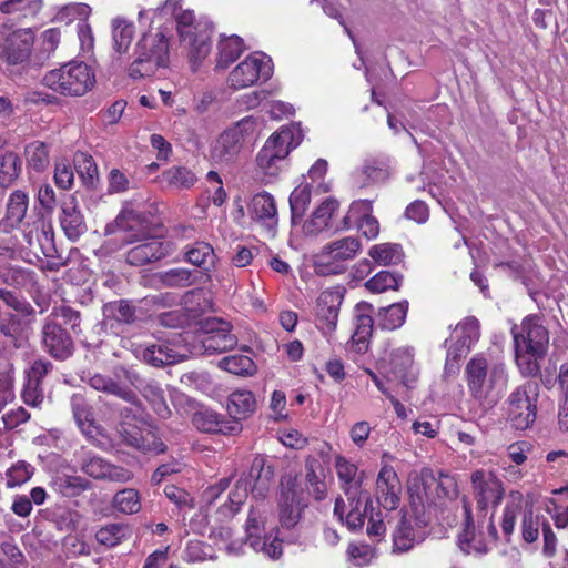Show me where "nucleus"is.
Masks as SVG:
<instances>
[{"instance_id": "obj_1", "label": "nucleus", "mask_w": 568, "mask_h": 568, "mask_svg": "<svg viewBox=\"0 0 568 568\" xmlns=\"http://www.w3.org/2000/svg\"><path fill=\"white\" fill-rule=\"evenodd\" d=\"M275 467L264 455H256L247 471H243L229 495L230 514L234 515L251 493L254 499H265L274 484Z\"/></svg>"}, {"instance_id": "obj_2", "label": "nucleus", "mask_w": 568, "mask_h": 568, "mask_svg": "<svg viewBox=\"0 0 568 568\" xmlns=\"http://www.w3.org/2000/svg\"><path fill=\"white\" fill-rule=\"evenodd\" d=\"M42 81L45 87L62 95L81 97L94 87L95 73L87 63L71 61L47 72Z\"/></svg>"}, {"instance_id": "obj_3", "label": "nucleus", "mask_w": 568, "mask_h": 568, "mask_svg": "<svg viewBox=\"0 0 568 568\" xmlns=\"http://www.w3.org/2000/svg\"><path fill=\"white\" fill-rule=\"evenodd\" d=\"M135 59L129 67L133 79L151 77L159 68H165L169 60V42L161 32L144 34L136 44Z\"/></svg>"}, {"instance_id": "obj_4", "label": "nucleus", "mask_w": 568, "mask_h": 568, "mask_svg": "<svg viewBox=\"0 0 568 568\" xmlns=\"http://www.w3.org/2000/svg\"><path fill=\"white\" fill-rule=\"evenodd\" d=\"M362 250L356 236H345L325 244L315 255L314 271L320 276L342 274L347 262L354 260Z\"/></svg>"}, {"instance_id": "obj_5", "label": "nucleus", "mask_w": 568, "mask_h": 568, "mask_svg": "<svg viewBox=\"0 0 568 568\" xmlns=\"http://www.w3.org/2000/svg\"><path fill=\"white\" fill-rule=\"evenodd\" d=\"M538 397L539 385L536 382H526L509 395L507 416L513 427L525 430L535 423Z\"/></svg>"}, {"instance_id": "obj_6", "label": "nucleus", "mask_w": 568, "mask_h": 568, "mask_svg": "<svg viewBox=\"0 0 568 568\" xmlns=\"http://www.w3.org/2000/svg\"><path fill=\"white\" fill-rule=\"evenodd\" d=\"M306 507L307 501L304 498L303 489H298L294 481L282 489L277 501L278 528L291 532L287 536L290 544L300 542V521Z\"/></svg>"}, {"instance_id": "obj_7", "label": "nucleus", "mask_w": 568, "mask_h": 568, "mask_svg": "<svg viewBox=\"0 0 568 568\" xmlns=\"http://www.w3.org/2000/svg\"><path fill=\"white\" fill-rule=\"evenodd\" d=\"M41 349L57 362H65L75 353V342L61 322L44 318L39 333Z\"/></svg>"}, {"instance_id": "obj_8", "label": "nucleus", "mask_w": 568, "mask_h": 568, "mask_svg": "<svg viewBox=\"0 0 568 568\" xmlns=\"http://www.w3.org/2000/svg\"><path fill=\"white\" fill-rule=\"evenodd\" d=\"M123 243L135 244L125 255V261L132 266H144L154 263L169 256L172 252L170 242L156 236H150L149 234L143 236L126 235L123 239Z\"/></svg>"}, {"instance_id": "obj_9", "label": "nucleus", "mask_w": 568, "mask_h": 568, "mask_svg": "<svg viewBox=\"0 0 568 568\" xmlns=\"http://www.w3.org/2000/svg\"><path fill=\"white\" fill-rule=\"evenodd\" d=\"M434 485H436V476L430 468H423L419 474L409 479L407 487L409 507L416 525L419 527H425L428 524V518L425 516L426 506L436 503Z\"/></svg>"}, {"instance_id": "obj_10", "label": "nucleus", "mask_w": 568, "mask_h": 568, "mask_svg": "<svg viewBox=\"0 0 568 568\" xmlns=\"http://www.w3.org/2000/svg\"><path fill=\"white\" fill-rule=\"evenodd\" d=\"M515 347L528 349L538 356H546L549 347V332L537 315L526 316L520 326L511 329Z\"/></svg>"}, {"instance_id": "obj_11", "label": "nucleus", "mask_w": 568, "mask_h": 568, "mask_svg": "<svg viewBox=\"0 0 568 568\" xmlns=\"http://www.w3.org/2000/svg\"><path fill=\"white\" fill-rule=\"evenodd\" d=\"M34 44V33L30 28L19 29L8 34L0 45V61L8 65L28 61Z\"/></svg>"}, {"instance_id": "obj_12", "label": "nucleus", "mask_w": 568, "mask_h": 568, "mask_svg": "<svg viewBox=\"0 0 568 568\" xmlns=\"http://www.w3.org/2000/svg\"><path fill=\"white\" fill-rule=\"evenodd\" d=\"M271 75V60H265V57L250 55L230 73L229 82L232 88L242 89L254 84L260 79L266 81Z\"/></svg>"}, {"instance_id": "obj_13", "label": "nucleus", "mask_w": 568, "mask_h": 568, "mask_svg": "<svg viewBox=\"0 0 568 568\" xmlns=\"http://www.w3.org/2000/svg\"><path fill=\"white\" fill-rule=\"evenodd\" d=\"M119 434L125 445L143 454L160 455L164 454L168 449V446L152 426L149 429L141 430L121 423Z\"/></svg>"}, {"instance_id": "obj_14", "label": "nucleus", "mask_w": 568, "mask_h": 568, "mask_svg": "<svg viewBox=\"0 0 568 568\" xmlns=\"http://www.w3.org/2000/svg\"><path fill=\"white\" fill-rule=\"evenodd\" d=\"M119 434L125 445L143 454L160 455L164 454L168 449V446L152 426L149 429L141 430L121 423Z\"/></svg>"}, {"instance_id": "obj_15", "label": "nucleus", "mask_w": 568, "mask_h": 568, "mask_svg": "<svg viewBox=\"0 0 568 568\" xmlns=\"http://www.w3.org/2000/svg\"><path fill=\"white\" fill-rule=\"evenodd\" d=\"M251 219L258 222L273 236L278 224L277 207L274 197L267 193L255 194L248 204Z\"/></svg>"}, {"instance_id": "obj_16", "label": "nucleus", "mask_w": 568, "mask_h": 568, "mask_svg": "<svg viewBox=\"0 0 568 568\" xmlns=\"http://www.w3.org/2000/svg\"><path fill=\"white\" fill-rule=\"evenodd\" d=\"M377 501L386 510H394L399 505L400 484L393 467L383 466L376 479Z\"/></svg>"}, {"instance_id": "obj_17", "label": "nucleus", "mask_w": 568, "mask_h": 568, "mask_svg": "<svg viewBox=\"0 0 568 568\" xmlns=\"http://www.w3.org/2000/svg\"><path fill=\"white\" fill-rule=\"evenodd\" d=\"M125 377L131 382L132 385L141 393V395L150 403L155 414L166 419L171 416V410L166 404L164 397V390L161 387L160 383L150 379L143 381L139 379L136 374H131L130 372H125Z\"/></svg>"}, {"instance_id": "obj_18", "label": "nucleus", "mask_w": 568, "mask_h": 568, "mask_svg": "<svg viewBox=\"0 0 568 568\" xmlns=\"http://www.w3.org/2000/svg\"><path fill=\"white\" fill-rule=\"evenodd\" d=\"M192 423L196 429L203 433L234 435L242 429L240 423L226 420L223 416L209 408L195 412L192 416Z\"/></svg>"}, {"instance_id": "obj_19", "label": "nucleus", "mask_w": 568, "mask_h": 568, "mask_svg": "<svg viewBox=\"0 0 568 568\" xmlns=\"http://www.w3.org/2000/svg\"><path fill=\"white\" fill-rule=\"evenodd\" d=\"M118 226L125 232L128 235H145L150 232V214L145 211L135 207L132 202H126L116 216L115 220Z\"/></svg>"}, {"instance_id": "obj_20", "label": "nucleus", "mask_w": 568, "mask_h": 568, "mask_svg": "<svg viewBox=\"0 0 568 568\" xmlns=\"http://www.w3.org/2000/svg\"><path fill=\"white\" fill-rule=\"evenodd\" d=\"M73 418L82 434L90 439H95L101 434V427L93 417L92 406L82 394H73L70 398Z\"/></svg>"}, {"instance_id": "obj_21", "label": "nucleus", "mask_w": 568, "mask_h": 568, "mask_svg": "<svg viewBox=\"0 0 568 568\" xmlns=\"http://www.w3.org/2000/svg\"><path fill=\"white\" fill-rule=\"evenodd\" d=\"M335 468L347 500L353 505L357 495L365 494L361 490L364 473L358 474V468L343 456L335 459Z\"/></svg>"}, {"instance_id": "obj_22", "label": "nucleus", "mask_w": 568, "mask_h": 568, "mask_svg": "<svg viewBox=\"0 0 568 568\" xmlns=\"http://www.w3.org/2000/svg\"><path fill=\"white\" fill-rule=\"evenodd\" d=\"M471 483L480 510H485L489 505H497V477L493 471L476 470L471 475Z\"/></svg>"}, {"instance_id": "obj_23", "label": "nucleus", "mask_w": 568, "mask_h": 568, "mask_svg": "<svg viewBox=\"0 0 568 568\" xmlns=\"http://www.w3.org/2000/svg\"><path fill=\"white\" fill-rule=\"evenodd\" d=\"M60 225L65 236L73 242L87 232L84 217L73 196L61 205Z\"/></svg>"}, {"instance_id": "obj_24", "label": "nucleus", "mask_w": 568, "mask_h": 568, "mask_svg": "<svg viewBox=\"0 0 568 568\" xmlns=\"http://www.w3.org/2000/svg\"><path fill=\"white\" fill-rule=\"evenodd\" d=\"M342 296L337 292H323L317 298L316 320L323 331L336 328Z\"/></svg>"}, {"instance_id": "obj_25", "label": "nucleus", "mask_w": 568, "mask_h": 568, "mask_svg": "<svg viewBox=\"0 0 568 568\" xmlns=\"http://www.w3.org/2000/svg\"><path fill=\"white\" fill-rule=\"evenodd\" d=\"M184 258L189 263L202 270L203 276L210 280V272L215 268L216 255L211 244L195 242L184 248Z\"/></svg>"}, {"instance_id": "obj_26", "label": "nucleus", "mask_w": 568, "mask_h": 568, "mask_svg": "<svg viewBox=\"0 0 568 568\" xmlns=\"http://www.w3.org/2000/svg\"><path fill=\"white\" fill-rule=\"evenodd\" d=\"M88 384L98 392L114 395L131 405H140V399L132 389L121 385L110 376L99 373L93 374L89 377Z\"/></svg>"}, {"instance_id": "obj_27", "label": "nucleus", "mask_w": 568, "mask_h": 568, "mask_svg": "<svg viewBox=\"0 0 568 568\" xmlns=\"http://www.w3.org/2000/svg\"><path fill=\"white\" fill-rule=\"evenodd\" d=\"M243 143L236 132L225 130L212 149V159L219 163H232L239 155Z\"/></svg>"}, {"instance_id": "obj_28", "label": "nucleus", "mask_w": 568, "mask_h": 568, "mask_svg": "<svg viewBox=\"0 0 568 568\" xmlns=\"http://www.w3.org/2000/svg\"><path fill=\"white\" fill-rule=\"evenodd\" d=\"M301 141L302 136L300 132L295 135L293 129L286 128L273 133L266 140L264 148H270V151H272L280 161H284L290 152L300 145Z\"/></svg>"}, {"instance_id": "obj_29", "label": "nucleus", "mask_w": 568, "mask_h": 568, "mask_svg": "<svg viewBox=\"0 0 568 568\" xmlns=\"http://www.w3.org/2000/svg\"><path fill=\"white\" fill-rule=\"evenodd\" d=\"M325 470L320 459L308 456L305 459V480L308 494L316 500H323L326 497Z\"/></svg>"}, {"instance_id": "obj_30", "label": "nucleus", "mask_w": 568, "mask_h": 568, "mask_svg": "<svg viewBox=\"0 0 568 568\" xmlns=\"http://www.w3.org/2000/svg\"><path fill=\"white\" fill-rule=\"evenodd\" d=\"M142 358L154 367H164L183 362L186 356L180 354L168 343H159L148 346L142 353Z\"/></svg>"}, {"instance_id": "obj_31", "label": "nucleus", "mask_w": 568, "mask_h": 568, "mask_svg": "<svg viewBox=\"0 0 568 568\" xmlns=\"http://www.w3.org/2000/svg\"><path fill=\"white\" fill-rule=\"evenodd\" d=\"M195 173L184 165H172L161 174L160 182L172 191L190 190L196 183Z\"/></svg>"}, {"instance_id": "obj_32", "label": "nucleus", "mask_w": 568, "mask_h": 568, "mask_svg": "<svg viewBox=\"0 0 568 568\" xmlns=\"http://www.w3.org/2000/svg\"><path fill=\"white\" fill-rule=\"evenodd\" d=\"M338 206L339 203L335 199L328 197L324 200L313 212L312 217L305 222L303 226L304 232L310 235H316L326 230Z\"/></svg>"}, {"instance_id": "obj_33", "label": "nucleus", "mask_w": 568, "mask_h": 568, "mask_svg": "<svg viewBox=\"0 0 568 568\" xmlns=\"http://www.w3.org/2000/svg\"><path fill=\"white\" fill-rule=\"evenodd\" d=\"M256 407V400L250 390H235L229 396L227 410L233 422L240 423L241 419L250 416Z\"/></svg>"}, {"instance_id": "obj_34", "label": "nucleus", "mask_w": 568, "mask_h": 568, "mask_svg": "<svg viewBox=\"0 0 568 568\" xmlns=\"http://www.w3.org/2000/svg\"><path fill=\"white\" fill-rule=\"evenodd\" d=\"M181 41L190 50L193 64H199L210 53L211 42L206 33L196 34L192 30L181 29Z\"/></svg>"}, {"instance_id": "obj_35", "label": "nucleus", "mask_w": 568, "mask_h": 568, "mask_svg": "<svg viewBox=\"0 0 568 568\" xmlns=\"http://www.w3.org/2000/svg\"><path fill=\"white\" fill-rule=\"evenodd\" d=\"M408 302L402 301L387 307H383L377 314V327L386 331L399 328L407 315Z\"/></svg>"}, {"instance_id": "obj_36", "label": "nucleus", "mask_w": 568, "mask_h": 568, "mask_svg": "<svg viewBox=\"0 0 568 568\" xmlns=\"http://www.w3.org/2000/svg\"><path fill=\"white\" fill-rule=\"evenodd\" d=\"M468 386L477 398H486L488 392L485 389L487 376V362L484 358H473L466 366Z\"/></svg>"}, {"instance_id": "obj_37", "label": "nucleus", "mask_w": 568, "mask_h": 568, "mask_svg": "<svg viewBox=\"0 0 568 568\" xmlns=\"http://www.w3.org/2000/svg\"><path fill=\"white\" fill-rule=\"evenodd\" d=\"M361 175L363 176L362 186L374 183H383L390 175L389 162L386 158H371L365 160Z\"/></svg>"}, {"instance_id": "obj_38", "label": "nucleus", "mask_w": 568, "mask_h": 568, "mask_svg": "<svg viewBox=\"0 0 568 568\" xmlns=\"http://www.w3.org/2000/svg\"><path fill=\"white\" fill-rule=\"evenodd\" d=\"M393 548L392 551L394 554H403L413 549L414 545L417 542L416 536L410 525V521L407 519L406 514L402 515V518L397 523L393 534Z\"/></svg>"}, {"instance_id": "obj_39", "label": "nucleus", "mask_w": 568, "mask_h": 568, "mask_svg": "<svg viewBox=\"0 0 568 568\" xmlns=\"http://www.w3.org/2000/svg\"><path fill=\"white\" fill-rule=\"evenodd\" d=\"M237 344V337L230 333L229 323H222V327L213 331L203 341V347L209 353H222L232 349Z\"/></svg>"}, {"instance_id": "obj_40", "label": "nucleus", "mask_w": 568, "mask_h": 568, "mask_svg": "<svg viewBox=\"0 0 568 568\" xmlns=\"http://www.w3.org/2000/svg\"><path fill=\"white\" fill-rule=\"evenodd\" d=\"M414 363L413 349L409 347H400L392 353L389 365L392 367V374L399 382L409 387L408 372Z\"/></svg>"}, {"instance_id": "obj_41", "label": "nucleus", "mask_w": 568, "mask_h": 568, "mask_svg": "<svg viewBox=\"0 0 568 568\" xmlns=\"http://www.w3.org/2000/svg\"><path fill=\"white\" fill-rule=\"evenodd\" d=\"M216 68L226 69L239 59L244 51L243 40L239 36H231L219 42Z\"/></svg>"}, {"instance_id": "obj_42", "label": "nucleus", "mask_w": 568, "mask_h": 568, "mask_svg": "<svg viewBox=\"0 0 568 568\" xmlns=\"http://www.w3.org/2000/svg\"><path fill=\"white\" fill-rule=\"evenodd\" d=\"M73 163L83 185L94 190L99 183V172L93 158L88 153L77 152Z\"/></svg>"}, {"instance_id": "obj_43", "label": "nucleus", "mask_w": 568, "mask_h": 568, "mask_svg": "<svg viewBox=\"0 0 568 568\" xmlns=\"http://www.w3.org/2000/svg\"><path fill=\"white\" fill-rule=\"evenodd\" d=\"M22 170L20 156L13 151H7L0 156V189L10 187L19 178Z\"/></svg>"}, {"instance_id": "obj_44", "label": "nucleus", "mask_w": 568, "mask_h": 568, "mask_svg": "<svg viewBox=\"0 0 568 568\" xmlns=\"http://www.w3.org/2000/svg\"><path fill=\"white\" fill-rule=\"evenodd\" d=\"M54 489L64 497L73 498L80 496L83 491L92 488V483L82 477L73 475H62L55 478Z\"/></svg>"}, {"instance_id": "obj_45", "label": "nucleus", "mask_w": 568, "mask_h": 568, "mask_svg": "<svg viewBox=\"0 0 568 568\" xmlns=\"http://www.w3.org/2000/svg\"><path fill=\"white\" fill-rule=\"evenodd\" d=\"M348 504H351L348 501ZM351 509L346 515V524L351 530L362 529L365 524V518L369 513L373 511V501L368 494L357 495L353 505H349Z\"/></svg>"}, {"instance_id": "obj_46", "label": "nucleus", "mask_w": 568, "mask_h": 568, "mask_svg": "<svg viewBox=\"0 0 568 568\" xmlns=\"http://www.w3.org/2000/svg\"><path fill=\"white\" fill-rule=\"evenodd\" d=\"M28 195L17 190L10 194L7 203L6 222L11 227H17L23 221L28 210Z\"/></svg>"}, {"instance_id": "obj_47", "label": "nucleus", "mask_w": 568, "mask_h": 568, "mask_svg": "<svg viewBox=\"0 0 568 568\" xmlns=\"http://www.w3.org/2000/svg\"><path fill=\"white\" fill-rule=\"evenodd\" d=\"M49 145L42 141H32L24 146V156L29 168L43 172L50 163Z\"/></svg>"}, {"instance_id": "obj_48", "label": "nucleus", "mask_w": 568, "mask_h": 568, "mask_svg": "<svg viewBox=\"0 0 568 568\" xmlns=\"http://www.w3.org/2000/svg\"><path fill=\"white\" fill-rule=\"evenodd\" d=\"M159 280L165 287L183 288L197 282V273L184 267L171 268L159 273Z\"/></svg>"}, {"instance_id": "obj_49", "label": "nucleus", "mask_w": 568, "mask_h": 568, "mask_svg": "<svg viewBox=\"0 0 568 568\" xmlns=\"http://www.w3.org/2000/svg\"><path fill=\"white\" fill-rule=\"evenodd\" d=\"M130 537L129 526L120 523H111L102 526L95 532V539L100 545L112 548Z\"/></svg>"}, {"instance_id": "obj_50", "label": "nucleus", "mask_w": 568, "mask_h": 568, "mask_svg": "<svg viewBox=\"0 0 568 568\" xmlns=\"http://www.w3.org/2000/svg\"><path fill=\"white\" fill-rule=\"evenodd\" d=\"M273 531L276 532L275 536H273L272 532L270 535H264L258 539H253V542L248 544V546L255 551L262 552L268 558L276 560L283 555L282 544L284 539L287 540V537L278 538V534L281 531L280 528H274Z\"/></svg>"}, {"instance_id": "obj_51", "label": "nucleus", "mask_w": 568, "mask_h": 568, "mask_svg": "<svg viewBox=\"0 0 568 568\" xmlns=\"http://www.w3.org/2000/svg\"><path fill=\"white\" fill-rule=\"evenodd\" d=\"M368 255L381 265L398 264L404 257L402 246L395 243L373 245L368 251Z\"/></svg>"}, {"instance_id": "obj_52", "label": "nucleus", "mask_w": 568, "mask_h": 568, "mask_svg": "<svg viewBox=\"0 0 568 568\" xmlns=\"http://www.w3.org/2000/svg\"><path fill=\"white\" fill-rule=\"evenodd\" d=\"M311 185L304 184L298 185L293 190L290 195V207L292 214V223H300L301 219L304 216L308 205L311 203Z\"/></svg>"}, {"instance_id": "obj_53", "label": "nucleus", "mask_w": 568, "mask_h": 568, "mask_svg": "<svg viewBox=\"0 0 568 568\" xmlns=\"http://www.w3.org/2000/svg\"><path fill=\"white\" fill-rule=\"evenodd\" d=\"M219 367L240 376H252L256 372L254 361L241 354L223 357L219 363Z\"/></svg>"}, {"instance_id": "obj_54", "label": "nucleus", "mask_w": 568, "mask_h": 568, "mask_svg": "<svg viewBox=\"0 0 568 568\" xmlns=\"http://www.w3.org/2000/svg\"><path fill=\"white\" fill-rule=\"evenodd\" d=\"M105 307L110 317L118 323L132 325L139 321L138 307L128 300L111 302Z\"/></svg>"}, {"instance_id": "obj_55", "label": "nucleus", "mask_w": 568, "mask_h": 568, "mask_svg": "<svg viewBox=\"0 0 568 568\" xmlns=\"http://www.w3.org/2000/svg\"><path fill=\"white\" fill-rule=\"evenodd\" d=\"M42 4V0H7L0 4V11L6 14H17L18 18H28L37 16Z\"/></svg>"}, {"instance_id": "obj_56", "label": "nucleus", "mask_w": 568, "mask_h": 568, "mask_svg": "<svg viewBox=\"0 0 568 568\" xmlns=\"http://www.w3.org/2000/svg\"><path fill=\"white\" fill-rule=\"evenodd\" d=\"M112 506L122 514H136L141 509L140 494L134 488L119 490L113 497Z\"/></svg>"}, {"instance_id": "obj_57", "label": "nucleus", "mask_w": 568, "mask_h": 568, "mask_svg": "<svg viewBox=\"0 0 568 568\" xmlns=\"http://www.w3.org/2000/svg\"><path fill=\"white\" fill-rule=\"evenodd\" d=\"M267 519V510L265 507H252L250 509L246 524V544L253 542V539H258L265 534V524Z\"/></svg>"}, {"instance_id": "obj_58", "label": "nucleus", "mask_w": 568, "mask_h": 568, "mask_svg": "<svg viewBox=\"0 0 568 568\" xmlns=\"http://www.w3.org/2000/svg\"><path fill=\"white\" fill-rule=\"evenodd\" d=\"M3 282L14 287H27L36 284V273L21 266H9L0 271Z\"/></svg>"}, {"instance_id": "obj_59", "label": "nucleus", "mask_w": 568, "mask_h": 568, "mask_svg": "<svg viewBox=\"0 0 568 568\" xmlns=\"http://www.w3.org/2000/svg\"><path fill=\"white\" fill-rule=\"evenodd\" d=\"M403 276L389 271H381L365 283L371 292H385L387 290H398Z\"/></svg>"}, {"instance_id": "obj_60", "label": "nucleus", "mask_w": 568, "mask_h": 568, "mask_svg": "<svg viewBox=\"0 0 568 568\" xmlns=\"http://www.w3.org/2000/svg\"><path fill=\"white\" fill-rule=\"evenodd\" d=\"M516 363L523 376L535 377L540 374L539 361L545 356H538L526 348L515 347Z\"/></svg>"}, {"instance_id": "obj_61", "label": "nucleus", "mask_w": 568, "mask_h": 568, "mask_svg": "<svg viewBox=\"0 0 568 568\" xmlns=\"http://www.w3.org/2000/svg\"><path fill=\"white\" fill-rule=\"evenodd\" d=\"M281 161L276 158L275 154L270 151V148H262L256 156V164L262 174L267 178L265 180L266 183L271 182L275 179L281 168L278 165Z\"/></svg>"}, {"instance_id": "obj_62", "label": "nucleus", "mask_w": 568, "mask_h": 568, "mask_svg": "<svg viewBox=\"0 0 568 568\" xmlns=\"http://www.w3.org/2000/svg\"><path fill=\"white\" fill-rule=\"evenodd\" d=\"M47 318L54 322H61L62 320L63 324L69 325L72 332L78 333L80 331L81 313L69 305L54 306Z\"/></svg>"}, {"instance_id": "obj_63", "label": "nucleus", "mask_w": 568, "mask_h": 568, "mask_svg": "<svg viewBox=\"0 0 568 568\" xmlns=\"http://www.w3.org/2000/svg\"><path fill=\"white\" fill-rule=\"evenodd\" d=\"M134 33V26L124 21H115L113 29L114 49L119 52H125L131 44Z\"/></svg>"}, {"instance_id": "obj_64", "label": "nucleus", "mask_w": 568, "mask_h": 568, "mask_svg": "<svg viewBox=\"0 0 568 568\" xmlns=\"http://www.w3.org/2000/svg\"><path fill=\"white\" fill-rule=\"evenodd\" d=\"M109 462L99 456L88 455L81 462V470L93 479L103 480Z\"/></svg>"}]
</instances>
